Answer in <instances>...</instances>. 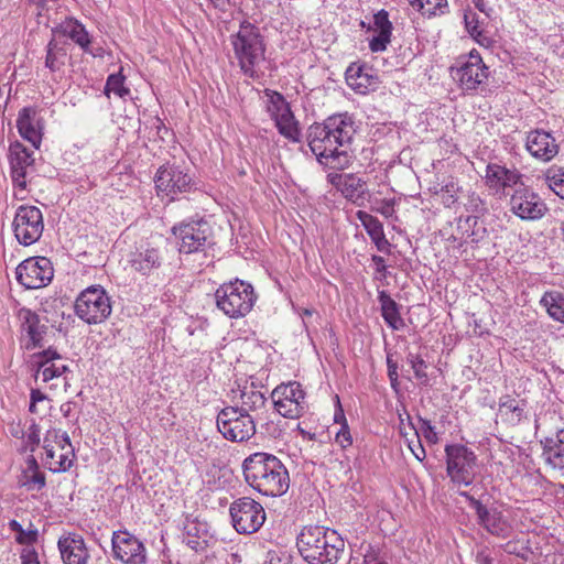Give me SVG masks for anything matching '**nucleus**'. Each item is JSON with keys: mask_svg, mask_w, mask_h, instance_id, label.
I'll use <instances>...</instances> for the list:
<instances>
[{"mask_svg": "<svg viewBox=\"0 0 564 564\" xmlns=\"http://www.w3.org/2000/svg\"><path fill=\"white\" fill-rule=\"evenodd\" d=\"M9 161L13 183L20 188L26 187V171L33 164V152L17 141L9 148Z\"/></svg>", "mask_w": 564, "mask_h": 564, "instance_id": "393cba45", "label": "nucleus"}, {"mask_svg": "<svg viewBox=\"0 0 564 564\" xmlns=\"http://www.w3.org/2000/svg\"><path fill=\"white\" fill-rule=\"evenodd\" d=\"M44 463L52 473H64L70 469L75 459V451L66 432L50 430L44 437Z\"/></svg>", "mask_w": 564, "mask_h": 564, "instance_id": "0eeeda50", "label": "nucleus"}, {"mask_svg": "<svg viewBox=\"0 0 564 564\" xmlns=\"http://www.w3.org/2000/svg\"><path fill=\"white\" fill-rule=\"evenodd\" d=\"M296 545L308 564H336L345 551L344 539L323 525L304 527L297 535Z\"/></svg>", "mask_w": 564, "mask_h": 564, "instance_id": "f03ea898", "label": "nucleus"}, {"mask_svg": "<svg viewBox=\"0 0 564 564\" xmlns=\"http://www.w3.org/2000/svg\"><path fill=\"white\" fill-rule=\"evenodd\" d=\"M9 432L15 438H24L25 437L24 429L21 425V422H18V423L12 422V423H10L9 424Z\"/></svg>", "mask_w": 564, "mask_h": 564, "instance_id": "69168bd1", "label": "nucleus"}, {"mask_svg": "<svg viewBox=\"0 0 564 564\" xmlns=\"http://www.w3.org/2000/svg\"><path fill=\"white\" fill-rule=\"evenodd\" d=\"M18 282L28 290L46 286L54 276L51 260L46 257H31L15 269Z\"/></svg>", "mask_w": 564, "mask_h": 564, "instance_id": "dca6fc26", "label": "nucleus"}, {"mask_svg": "<svg viewBox=\"0 0 564 564\" xmlns=\"http://www.w3.org/2000/svg\"><path fill=\"white\" fill-rule=\"evenodd\" d=\"M419 422L421 424L419 430L423 434L425 440L432 444L437 443L438 437L435 432V427L432 425L431 421L423 417H419Z\"/></svg>", "mask_w": 564, "mask_h": 564, "instance_id": "13d9d810", "label": "nucleus"}, {"mask_svg": "<svg viewBox=\"0 0 564 564\" xmlns=\"http://www.w3.org/2000/svg\"><path fill=\"white\" fill-rule=\"evenodd\" d=\"M452 77L463 90H476L489 76L488 67L478 52L473 51L459 66L451 67Z\"/></svg>", "mask_w": 564, "mask_h": 564, "instance_id": "f3484780", "label": "nucleus"}, {"mask_svg": "<svg viewBox=\"0 0 564 564\" xmlns=\"http://www.w3.org/2000/svg\"><path fill=\"white\" fill-rule=\"evenodd\" d=\"M172 234L178 240L180 253L204 252L212 243L213 230L204 219L183 221L173 226Z\"/></svg>", "mask_w": 564, "mask_h": 564, "instance_id": "9d476101", "label": "nucleus"}, {"mask_svg": "<svg viewBox=\"0 0 564 564\" xmlns=\"http://www.w3.org/2000/svg\"><path fill=\"white\" fill-rule=\"evenodd\" d=\"M22 564H40L37 554L35 552H29L21 555Z\"/></svg>", "mask_w": 564, "mask_h": 564, "instance_id": "774afa93", "label": "nucleus"}, {"mask_svg": "<svg viewBox=\"0 0 564 564\" xmlns=\"http://www.w3.org/2000/svg\"><path fill=\"white\" fill-rule=\"evenodd\" d=\"M17 127L20 135L29 141L35 149L42 142V119L33 107H24L19 111Z\"/></svg>", "mask_w": 564, "mask_h": 564, "instance_id": "bb28decb", "label": "nucleus"}, {"mask_svg": "<svg viewBox=\"0 0 564 564\" xmlns=\"http://www.w3.org/2000/svg\"><path fill=\"white\" fill-rule=\"evenodd\" d=\"M129 263L143 276L159 274L171 267L170 249L166 245L141 243L130 253Z\"/></svg>", "mask_w": 564, "mask_h": 564, "instance_id": "6e6552de", "label": "nucleus"}, {"mask_svg": "<svg viewBox=\"0 0 564 564\" xmlns=\"http://www.w3.org/2000/svg\"><path fill=\"white\" fill-rule=\"evenodd\" d=\"M373 24L376 31L392 32V23L389 20V13L386 10H380L373 15Z\"/></svg>", "mask_w": 564, "mask_h": 564, "instance_id": "4d7b16f0", "label": "nucleus"}, {"mask_svg": "<svg viewBox=\"0 0 564 564\" xmlns=\"http://www.w3.org/2000/svg\"><path fill=\"white\" fill-rule=\"evenodd\" d=\"M406 361L411 365L415 378L422 383L427 384L430 379L426 372L427 365L425 360L417 354L409 352Z\"/></svg>", "mask_w": 564, "mask_h": 564, "instance_id": "49530a36", "label": "nucleus"}, {"mask_svg": "<svg viewBox=\"0 0 564 564\" xmlns=\"http://www.w3.org/2000/svg\"><path fill=\"white\" fill-rule=\"evenodd\" d=\"M549 188L564 199V166L552 165L544 174Z\"/></svg>", "mask_w": 564, "mask_h": 564, "instance_id": "c03bdc74", "label": "nucleus"}, {"mask_svg": "<svg viewBox=\"0 0 564 564\" xmlns=\"http://www.w3.org/2000/svg\"><path fill=\"white\" fill-rule=\"evenodd\" d=\"M335 441L343 449L352 445V436L347 423L340 426V430L336 433Z\"/></svg>", "mask_w": 564, "mask_h": 564, "instance_id": "bf43d9fd", "label": "nucleus"}, {"mask_svg": "<svg viewBox=\"0 0 564 564\" xmlns=\"http://www.w3.org/2000/svg\"><path fill=\"white\" fill-rule=\"evenodd\" d=\"M31 527H33L31 524ZM9 528L11 531L17 533V541L20 544H33L37 540V530L30 528L29 530H24L22 524L17 520H11L9 522Z\"/></svg>", "mask_w": 564, "mask_h": 564, "instance_id": "09e8293b", "label": "nucleus"}, {"mask_svg": "<svg viewBox=\"0 0 564 564\" xmlns=\"http://www.w3.org/2000/svg\"><path fill=\"white\" fill-rule=\"evenodd\" d=\"M26 469L23 471L24 474V477H28V474L30 473H34V471H37L40 470V466H39V463L36 460V458L31 455L26 458Z\"/></svg>", "mask_w": 564, "mask_h": 564, "instance_id": "338daca9", "label": "nucleus"}, {"mask_svg": "<svg viewBox=\"0 0 564 564\" xmlns=\"http://www.w3.org/2000/svg\"><path fill=\"white\" fill-rule=\"evenodd\" d=\"M371 241L376 245L377 249L381 252H389V248H390V242L389 240L386 238V235L384 232L375 237V238H371Z\"/></svg>", "mask_w": 564, "mask_h": 564, "instance_id": "0e129e2a", "label": "nucleus"}, {"mask_svg": "<svg viewBox=\"0 0 564 564\" xmlns=\"http://www.w3.org/2000/svg\"><path fill=\"white\" fill-rule=\"evenodd\" d=\"M110 93H113L121 98L130 94V89L124 87V76H122L121 73L108 76L105 86V94L109 96Z\"/></svg>", "mask_w": 564, "mask_h": 564, "instance_id": "de8ad7c7", "label": "nucleus"}, {"mask_svg": "<svg viewBox=\"0 0 564 564\" xmlns=\"http://www.w3.org/2000/svg\"><path fill=\"white\" fill-rule=\"evenodd\" d=\"M58 30L66 36L70 37L85 52H88L90 44L89 34L85 26L75 19H66L59 24Z\"/></svg>", "mask_w": 564, "mask_h": 564, "instance_id": "c9c22d12", "label": "nucleus"}, {"mask_svg": "<svg viewBox=\"0 0 564 564\" xmlns=\"http://www.w3.org/2000/svg\"><path fill=\"white\" fill-rule=\"evenodd\" d=\"M57 547L63 564H88L90 552L82 534L68 532L59 536Z\"/></svg>", "mask_w": 564, "mask_h": 564, "instance_id": "4be33fe9", "label": "nucleus"}, {"mask_svg": "<svg viewBox=\"0 0 564 564\" xmlns=\"http://www.w3.org/2000/svg\"><path fill=\"white\" fill-rule=\"evenodd\" d=\"M66 50L52 39L46 46L45 67L57 72L65 65Z\"/></svg>", "mask_w": 564, "mask_h": 564, "instance_id": "ea45409f", "label": "nucleus"}, {"mask_svg": "<svg viewBox=\"0 0 564 564\" xmlns=\"http://www.w3.org/2000/svg\"><path fill=\"white\" fill-rule=\"evenodd\" d=\"M21 334L29 338L25 344L28 350L43 347V338L47 332V326L41 322V317L34 311L22 307L18 312Z\"/></svg>", "mask_w": 564, "mask_h": 564, "instance_id": "b1692460", "label": "nucleus"}, {"mask_svg": "<svg viewBox=\"0 0 564 564\" xmlns=\"http://www.w3.org/2000/svg\"><path fill=\"white\" fill-rule=\"evenodd\" d=\"M457 237L453 236V238L459 239V246L462 247L464 243L479 245L487 240L489 236V231L486 227V224L478 216H467L459 217L457 220Z\"/></svg>", "mask_w": 564, "mask_h": 564, "instance_id": "a878e982", "label": "nucleus"}, {"mask_svg": "<svg viewBox=\"0 0 564 564\" xmlns=\"http://www.w3.org/2000/svg\"><path fill=\"white\" fill-rule=\"evenodd\" d=\"M46 400H47V395L46 394H44L39 389H32L31 393H30L29 411L31 413H34V414L37 413L39 412L37 404L40 402H43V401H46Z\"/></svg>", "mask_w": 564, "mask_h": 564, "instance_id": "052dcab7", "label": "nucleus"}, {"mask_svg": "<svg viewBox=\"0 0 564 564\" xmlns=\"http://www.w3.org/2000/svg\"><path fill=\"white\" fill-rule=\"evenodd\" d=\"M33 359V366L35 368L34 378L37 379L41 377L43 382L58 378L69 370L68 366L57 362L62 360V356L54 347H48L47 349L34 354Z\"/></svg>", "mask_w": 564, "mask_h": 564, "instance_id": "5701e85b", "label": "nucleus"}, {"mask_svg": "<svg viewBox=\"0 0 564 564\" xmlns=\"http://www.w3.org/2000/svg\"><path fill=\"white\" fill-rule=\"evenodd\" d=\"M511 210L525 220L542 218L549 210L540 196L529 189L516 191L510 199Z\"/></svg>", "mask_w": 564, "mask_h": 564, "instance_id": "aec40b11", "label": "nucleus"}, {"mask_svg": "<svg viewBox=\"0 0 564 564\" xmlns=\"http://www.w3.org/2000/svg\"><path fill=\"white\" fill-rule=\"evenodd\" d=\"M40 433H41L40 426L33 420L29 427L26 438L24 441V446H23L24 451L29 449L30 452L33 453L36 449V447L39 446L40 441H41Z\"/></svg>", "mask_w": 564, "mask_h": 564, "instance_id": "603ef678", "label": "nucleus"}, {"mask_svg": "<svg viewBox=\"0 0 564 564\" xmlns=\"http://www.w3.org/2000/svg\"><path fill=\"white\" fill-rule=\"evenodd\" d=\"M465 207L467 212L474 214H485L487 212L486 203L476 193H471L468 195Z\"/></svg>", "mask_w": 564, "mask_h": 564, "instance_id": "6e6d98bb", "label": "nucleus"}, {"mask_svg": "<svg viewBox=\"0 0 564 564\" xmlns=\"http://www.w3.org/2000/svg\"><path fill=\"white\" fill-rule=\"evenodd\" d=\"M475 8L478 9L481 13L486 15V18L491 19L495 10L491 6H489L486 0H473Z\"/></svg>", "mask_w": 564, "mask_h": 564, "instance_id": "e2e57ef3", "label": "nucleus"}, {"mask_svg": "<svg viewBox=\"0 0 564 564\" xmlns=\"http://www.w3.org/2000/svg\"><path fill=\"white\" fill-rule=\"evenodd\" d=\"M356 133L355 121L346 113L334 115L323 122L311 124L306 140L311 151L322 161L323 155H332L336 147L350 145Z\"/></svg>", "mask_w": 564, "mask_h": 564, "instance_id": "7ed1b4c3", "label": "nucleus"}, {"mask_svg": "<svg viewBox=\"0 0 564 564\" xmlns=\"http://www.w3.org/2000/svg\"><path fill=\"white\" fill-rule=\"evenodd\" d=\"M541 445L545 463L564 475V430H560L554 436L545 437Z\"/></svg>", "mask_w": 564, "mask_h": 564, "instance_id": "c756f323", "label": "nucleus"}, {"mask_svg": "<svg viewBox=\"0 0 564 564\" xmlns=\"http://www.w3.org/2000/svg\"><path fill=\"white\" fill-rule=\"evenodd\" d=\"M540 304L546 308L547 314L557 322L564 323V294L558 291L545 292Z\"/></svg>", "mask_w": 564, "mask_h": 564, "instance_id": "4c0bfd02", "label": "nucleus"}, {"mask_svg": "<svg viewBox=\"0 0 564 564\" xmlns=\"http://www.w3.org/2000/svg\"><path fill=\"white\" fill-rule=\"evenodd\" d=\"M183 532L186 535L185 543L192 550L198 551L203 549L205 540L200 541V538L206 534V523L192 519L191 516H186L183 522Z\"/></svg>", "mask_w": 564, "mask_h": 564, "instance_id": "f704fd0d", "label": "nucleus"}, {"mask_svg": "<svg viewBox=\"0 0 564 564\" xmlns=\"http://www.w3.org/2000/svg\"><path fill=\"white\" fill-rule=\"evenodd\" d=\"M12 226L17 240L25 247L31 246L42 236L43 214L36 206H20L15 212Z\"/></svg>", "mask_w": 564, "mask_h": 564, "instance_id": "4468645a", "label": "nucleus"}, {"mask_svg": "<svg viewBox=\"0 0 564 564\" xmlns=\"http://www.w3.org/2000/svg\"><path fill=\"white\" fill-rule=\"evenodd\" d=\"M521 176L514 167L508 169L499 163H489L486 166L485 183L490 189L499 192L516 186L521 181Z\"/></svg>", "mask_w": 564, "mask_h": 564, "instance_id": "cd10ccee", "label": "nucleus"}, {"mask_svg": "<svg viewBox=\"0 0 564 564\" xmlns=\"http://www.w3.org/2000/svg\"><path fill=\"white\" fill-rule=\"evenodd\" d=\"M378 301L381 306V315L384 322L394 330L404 326V322L400 315L398 303L386 292L380 291Z\"/></svg>", "mask_w": 564, "mask_h": 564, "instance_id": "72a5a7b5", "label": "nucleus"}, {"mask_svg": "<svg viewBox=\"0 0 564 564\" xmlns=\"http://www.w3.org/2000/svg\"><path fill=\"white\" fill-rule=\"evenodd\" d=\"M74 310L76 316L86 324H101L111 315V297L101 285L94 284L78 294Z\"/></svg>", "mask_w": 564, "mask_h": 564, "instance_id": "423d86ee", "label": "nucleus"}, {"mask_svg": "<svg viewBox=\"0 0 564 564\" xmlns=\"http://www.w3.org/2000/svg\"><path fill=\"white\" fill-rule=\"evenodd\" d=\"M332 155H323L322 159L326 160V164L335 170H345L350 166L354 160V153L350 151L349 145L336 147Z\"/></svg>", "mask_w": 564, "mask_h": 564, "instance_id": "a19ab883", "label": "nucleus"}, {"mask_svg": "<svg viewBox=\"0 0 564 564\" xmlns=\"http://www.w3.org/2000/svg\"><path fill=\"white\" fill-rule=\"evenodd\" d=\"M391 33L387 31H377V35H375L369 41V48L371 52H383L387 48V45L390 43Z\"/></svg>", "mask_w": 564, "mask_h": 564, "instance_id": "864d4df0", "label": "nucleus"}, {"mask_svg": "<svg viewBox=\"0 0 564 564\" xmlns=\"http://www.w3.org/2000/svg\"><path fill=\"white\" fill-rule=\"evenodd\" d=\"M242 468L248 485L264 496H282L290 487L286 467L272 454L253 453L243 460Z\"/></svg>", "mask_w": 564, "mask_h": 564, "instance_id": "f257e3e1", "label": "nucleus"}, {"mask_svg": "<svg viewBox=\"0 0 564 564\" xmlns=\"http://www.w3.org/2000/svg\"><path fill=\"white\" fill-rule=\"evenodd\" d=\"M23 486L26 487L28 490H41L46 486V478L44 473L41 470L28 474V477H24Z\"/></svg>", "mask_w": 564, "mask_h": 564, "instance_id": "5fc2aeb1", "label": "nucleus"}, {"mask_svg": "<svg viewBox=\"0 0 564 564\" xmlns=\"http://www.w3.org/2000/svg\"><path fill=\"white\" fill-rule=\"evenodd\" d=\"M241 406L238 410L249 414L250 412L256 413V417L264 410L267 399L264 394L259 391L253 383L249 387L245 386L240 391Z\"/></svg>", "mask_w": 564, "mask_h": 564, "instance_id": "2f4dec72", "label": "nucleus"}, {"mask_svg": "<svg viewBox=\"0 0 564 564\" xmlns=\"http://www.w3.org/2000/svg\"><path fill=\"white\" fill-rule=\"evenodd\" d=\"M256 300L253 286L239 279L223 283L215 292L217 308L230 318L246 316L252 310Z\"/></svg>", "mask_w": 564, "mask_h": 564, "instance_id": "39448f33", "label": "nucleus"}, {"mask_svg": "<svg viewBox=\"0 0 564 564\" xmlns=\"http://www.w3.org/2000/svg\"><path fill=\"white\" fill-rule=\"evenodd\" d=\"M364 564H388L383 557L380 556L379 552L372 546H369L364 555Z\"/></svg>", "mask_w": 564, "mask_h": 564, "instance_id": "680f3d73", "label": "nucleus"}, {"mask_svg": "<svg viewBox=\"0 0 564 564\" xmlns=\"http://www.w3.org/2000/svg\"><path fill=\"white\" fill-rule=\"evenodd\" d=\"M256 417L238 410V406H227L217 415V429L221 435L231 442H243L256 433Z\"/></svg>", "mask_w": 564, "mask_h": 564, "instance_id": "9b49d317", "label": "nucleus"}, {"mask_svg": "<svg viewBox=\"0 0 564 564\" xmlns=\"http://www.w3.org/2000/svg\"><path fill=\"white\" fill-rule=\"evenodd\" d=\"M230 44L242 75L253 80L260 79L267 51L260 29L249 21L241 22L238 32L230 36Z\"/></svg>", "mask_w": 564, "mask_h": 564, "instance_id": "20e7f679", "label": "nucleus"}, {"mask_svg": "<svg viewBox=\"0 0 564 564\" xmlns=\"http://www.w3.org/2000/svg\"><path fill=\"white\" fill-rule=\"evenodd\" d=\"M458 186L455 182H449L441 187L438 194L442 197V202L446 207H452L457 202Z\"/></svg>", "mask_w": 564, "mask_h": 564, "instance_id": "8fccbe9b", "label": "nucleus"}, {"mask_svg": "<svg viewBox=\"0 0 564 564\" xmlns=\"http://www.w3.org/2000/svg\"><path fill=\"white\" fill-rule=\"evenodd\" d=\"M229 513L234 528L240 534L258 532L267 518L262 505L249 497L235 500L230 505Z\"/></svg>", "mask_w": 564, "mask_h": 564, "instance_id": "ddd939ff", "label": "nucleus"}, {"mask_svg": "<svg viewBox=\"0 0 564 564\" xmlns=\"http://www.w3.org/2000/svg\"><path fill=\"white\" fill-rule=\"evenodd\" d=\"M465 497L469 506L475 510L478 523L484 527L492 535L506 538L509 532V525L503 519L502 513L497 509H488L480 500L470 496L468 492H460Z\"/></svg>", "mask_w": 564, "mask_h": 564, "instance_id": "412c9836", "label": "nucleus"}, {"mask_svg": "<svg viewBox=\"0 0 564 564\" xmlns=\"http://www.w3.org/2000/svg\"><path fill=\"white\" fill-rule=\"evenodd\" d=\"M327 181L330 183L341 195L352 203L361 207L365 205L369 194L367 182L354 173H329Z\"/></svg>", "mask_w": 564, "mask_h": 564, "instance_id": "6ab92c4d", "label": "nucleus"}, {"mask_svg": "<svg viewBox=\"0 0 564 564\" xmlns=\"http://www.w3.org/2000/svg\"><path fill=\"white\" fill-rule=\"evenodd\" d=\"M155 187L160 194L174 200L177 195L191 193L196 184L185 167L165 164L159 167L154 176Z\"/></svg>", "mask_w": 564, "mask_h": 564, "instance_id": "f8f14e48", "label": "nucleus"}, {"mask_svg": "<svg viewBox=\"0 0 564 564\" xmlns=\"http://www.w3.org/2000/svg\"><path fill=\"white\" fill-rule=\"evenodd\" d=\"M264 95L268 97L267 111L272 120L291 110L289 102L279 91L267 88L264 89Z\"/></svg>", "mask_w": 564, "mask_h": 564, "instance_id": "37998d69", "label": "nucleus"}, {"mask_svg": "<svg viewBox=\"0 0 564 564\" xmlns=\"http://www.w3.org/2000/svg\"><path fill=\"white\" fill-rule=\"evenodd\" d=\"M271 398L274 409L284 417L296 419L305 411V392L296 381L279 384Z\"/></svg>", "mask_w": 564, "mask_h": 564, "instance_id": "2eb2a0df", "label": "nucleus"}, {"mask_svg": "<svg viewBox=\"0 0 564 564\" xmlns=\"http://www.w3.org/2000/svg\"><path fill=\"white\" fill-rule=\"evenodd\" d=\"M527 150L536 159L542 161L552 160L558 152V145L551 133L535 130L527 137Z\"/></svg>", "mask_w": 564, "mask_h": 564, "instance_id": "c85d7f7f", "label": "nucleus"}, {"mask_svg": "<svg viewBox=\"0 0 564 564\" xmlns=\"http://www.w3.org/2000/svg\"><path fill=\"white\" fill-rule=\"evenodd\" d=\"M347 85L358 94H366L376 83L375 77L359 65L351 64L345 73Z\"/></svg>", "mask_w": 564, "mask_h": 564, "instance_id": "473e14b6", "label": "nucleus"}, {"mask_svg": "<svg viewBox=\"0 0 564 564\" xmlns=\"http://www.w3.org/2000/svg\"><path fill=\"white\" fill-rule=\"evenodd\" d=\"M357 218L362 224L370 239L384 232L382 223L375 216L364 210L357 212Z\"/></svg>", "mask_w": 564, "mask_h": 564, "instance_id": "a18cd8bd", "label": "nucleus"}, {"mask_svg": "<svg viewBox=\"0 0 564 564\" xmlns=\"http://www.w3.org/2000/svg\"><path fill=\"white\" fill-rule=\"evenodd\" d=\"M275 127L281 135L291 142L301 141V130L292 110L280 115L274 120Z\"/></svg>", "mask_w": 564, "mask_h": 564, "instance_id": "e433bc0d", "label": "nucleus"}, {"mask_svg": "<svg viewBox=\"0 0 564 564\" xmlns=\"http://www.w3.org/2000/svg\"><path fill=\"white\" fill-rule=\"evenodd\" d=\"M525 401L517 400L509 394L499 399V408L497 415L508 425L516 426L524 417Z\"/></svg>", "mask_w": 564, "mask_h": 564, "instance_id": "7c9ffc66", "label": "nucleus"}, {"mask_svg": "<svg viewBox=\"0 0 564 564\" xmlns=\"http://www.w3.org/2000/svg\"><path fill=\"white\" fill-rule=\"evenodd\" d=\"M464 23L467 33L478 43L488 41L484 32V21H480L478 14L470 8L466 9L464 12Z\"/></svg>", "mask_w": 564, "mask_h": 564, "instance_id": "79ce46f5", "label": "nucleus"}, {"mask_svg": "<svg viewBox=\"0 0 564 564\" xmlns=\"http://www.w3.org/2000/svg\"><path fill=\"white\" fill-rule=\"evenodd\" d=\"M404 413L406 414V417H408V425L410 426L411 430L414 431V435L416 437V443L414 445H412L410 443L409 447H410L412 454L415 456V458L417 460L422 462L425 458L426 453H425V449L422 446L421 441H420V432L415 427V425L413 424L412 419H411L409 412L404 410Z\"/></svg>", "mask_w": 564, "mask_h": 564, "instance_id": "3c124183", "label": "nucleus"}, {"mask_svg": "<svg viewBox=\"0 0 564 564\" xmlns=\"http://www.w3.org/2000/svg\"><path fill=\"white\" fill-rule=\"evenodd\" d=\"M446 473L455 485L470 486L475 479L477 457L467 446L449 444L445 446Z\"/></svg>", "mask_w": 564, "mask_h": 564, "instance_id": "1a4fd4ad", "label": "nucleus"}, {"mask_svg": "<svg viewBox=\"0 0 564 564\" xmlns=\"http://www.w3.org/2000/svg\"><path fill=\"white\" fill-rule=\"evenodd\" d=\"M113 557L123 564H145L144 544L128 531H115L111 538Z\"/></svg>", "mask_w": 564, "mask_h": 564, "instance_id": "a211bd4d", "label": "nucleus"}, {"mask_svg": "<svg viewBox=\"0 0 564 564\" xmlns=\"http://www.w3.org/2000/svg\"><path fill=\"white\" fill-rule=\"evenodd\" d=\"M410 6L423 15L436 17L447 12V0H408Z\"/></svg>", "mask_w": 564, "mask_h": 564, "instance_id": "58836bf2", "label": "nucleus"}]
</instances>
